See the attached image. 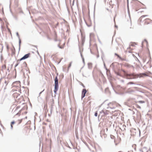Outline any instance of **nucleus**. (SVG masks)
Segmentation results:
<instances>
[{"instance_id": "obj_1", "label": "nucleus", "mask_w": 152, "mask_h": 152, "mask_svg": "<svg viewBox=\"0 0 152 152\" xmlns=\"http://www.w3.org/2000/svg\"><path fill=\"white\" fill-rule=\"evenodd\" d=\"M122 71L124 72V75L126 77V78L127 79H135L137 78L139 76L138 75H135L134 73L128 74L124 70H122Z\"/></svg>"}, {"instance_id": "obj_2", "label": "nucleus", "mask_w": 152, "mask_h": 152, "mask_svg": "<svg viewBox=\"0 0 152 152\" xmlns=\"http://www.w3.org/2000/svg\"><path fill=\"white\" fill-rule=\"evenodd\" d=\"M58 88V81L57 76H56L55 79V87L54 92L55 94L56 93Z\"/></svg>"}, {"instance_id": "obj_3", "label": "nucleus", "mask_w": 152, "mask_h": 152, "mask_svg": "<svg viewBox=\"0 0 152 152\" xmlns=\"http://www.w3.org/2000/svg\"><path fill=\"white\" fill-rule=\"evenodd\" d=\"M12 85L13 86L16 87L17 89L19 88L20 86V82L19 81L14 82Z\"/></svg>"}, {"instance_id": "obj_4", "label": "nucleus", "mask_w": 152, "mask_h": 152, "mask_svg": "<svg viewBox=\"0 0 152 152\" xmlns=\"http://www.w3.org/2000/svg\"><path fill=\"white\" fill-rule=\"evenodd\" d=\"M109 111L107 110H102L100 112V113L102 114V116H104L108 114Z\"/></svg>"}, {"instance_id": "obj_5", "label": "nucleus", "mask_w": 152, "mask_h": 152, "mask_svg": "<svg viewBox=\"0 0 152 152\" xmlns=\"http://www.w3.org/2000/svg\"><path fill=\"white\" fill-rule=\"evenodd\" d=\"M30 55V53H28L27 54H26L24 56H23L20 59V61H21L22 60L26 59L28 58L29 56Z\"/></svg>"}, {"instance_id": "obj_6", "label": "nucleus", "mask_w": 152, "mask_h": 152, "mask_svg": "<svg viewBox=\"0 0 152 152\" xmlns=\"http://www.w3.org/2000/svg\"><path fill=\"white\" fill-rule=\"evenodd\" d=\"M87 91L86 89L84 88L83 89L82 91V96H81V98L82 99H83V98L85 96L86 93Z\"/></svg>"}, {"instance_id": "obj_7", "label": "nucleus", "mask_w": 152, "mask_h": 152, "mask_svg": "<svg viewBox=\"0 0 152 152\" xmlns=\"http://www.w3.org/2000/svg\"><path fill=\"white\" fill-rule=\"evenodd\" d=\"M145 43L146 46L147 47L148 43L147 41L145 39H144L143 41L142 42V47L144 45Z\"/></svg>"}, {"instance_id": "obj_8", "label": "nucleus", "mask_w": 152, "mask_h": 152, "mask_svg": "<svg viewBox=\"0 0 152 152\" xmlns=\"http://www.w3.org/2000/svg\"><path fill=\"white\" fill-rule=\"evenodd\" d=\"M134 92V91L132 89H129L127 91L126 93H129V94H132Z\"/></svg>"}, {"instance_id": "obj_9", "label": "nucleus", "mask_w": 152, "mask_h": 152, "mask_svg": "<svg viewBox=\"0 0 152 152\" xmlns=\"http://www.w3.org/2000/svg\"><path fill=\"white\" fill-rule=\"evenodd\" d=\"M140 152H147V148L146 147H144L142 149H140Z\"/></svg>"}, {"instance_id": "obj_10", "label": "nucleus", "mask_w": 152, "mask_h": 152, "mask_svg": "<svg viewBox=\"0 0 152 152\" xmlns=\"http://www.w3.org/2000/svg\"><path fill=\"white\" fill-rule=\"evenodd\" d=\"M16 35H17V36L18 37V39H19V50L20 49V44H21V40L20 38V37H19V35L18 33V32L16 33Z\"/></svg>"}, {"instance_id": "obj_11", "label": "nucleus", "mask_w": 152, "mask_h": 152, "mask_svg": "<svg viewBox=\"0 0 152 152\" xmlns=\"http://www.w3.org/2000/svg\"><path fill=\"white\" fill-rule=\"evenodd\" d=\"M135 75H138L139 76L137 77V78L139 77H142L143 76H148L145 73H141V74H135Z\"/></svg>"}, {"instance_id": "obj_12", "label": "nucleus", "mask_w": 152, "mask_h": 152, "mask_svg": "<svg viewBox=\"0 0 152 152\" xmlns=\"http://www.w3.org/2000/svg\"><path fill=\"white\" fill-rule=\"evenodd\" d=\"M8 83V82L7 81L5 80L4 82V84H3V87L4 88V89H5L6 88V86L7 85V84Z\"/></svg>"}, {"instance_id": "obj_13", "label": "nucleus", "mask_w": 152, "mask_h": 152, "mask_svg": "<svg viewBox=\"0 0 152 152\" xmlns=\"http://www.w3.org/2000/svg\"><path fill=\"white\" fill-rule=\"evenodd\" d=\"M137 103L142 104L145 103V102L144 101H139L137 102Z\"/></svg>"}, {"instance_id": "obj_14", "label": "nucleus", "mask_w": 152, "mask_h": 152, "mask_svg": "<svg viewBox=\"0 0 152 152\" xmlns=\"http://www.w3.org/2000/svg\"><path fill=\"white\" fill-rule=\"evenodd\" d=\"M23 67H26L27 66V64L26 62H24L23 64Z\"/></svg>"}, {"instance_id": "obj_15", "label": "nucleus", "mask_w": 152, "mask_h": 152, "mask_svg": "<svg viewBox=\"0 0 152 152\" xmlns=\"http://www.w3.org/2000/svg\"><path fill=\"white\" fill-rule=\"evenodd\" d=\"M135 84V83H134V82H129L127 83V85H129V84Z\"/></svg>"}, {"instance_id": "obj_16", "label": "nucleus", "mask_w": 152, "mask_h": 152, "mask_svg": "<svg viewBox=\"0 0 152 152\" xmlns=\"http://www.w3.org/2000/svg\"><path fill=\"white\" fill-rule=\"evenodd\" d=\"M115 74H116L117 75H118V76H121V75H120V74L118 72H117L115 71Z\"/></svg>"}, {"instance_id": "obj_17", "label": "nucleus", "mask_w": 152, "mask_h": 152, "mask_svg": "<svg viewBox=\"0 0 152 152\" xmlns=\"http://www.w3.org/2000/svg\"><path fill=\"white\" fill-rule=\"evenodd\" d=\"M148 16V15H142L140 17V18L141 19H142L143 18H144L145 17Z\"/></svg>"}, {"instance_id": "obj_18", "label": "nucleus", "mask_w": 152, "mask_h": 152, "mask_svg": "<svg viewBox=\"0 0 152 152\" xmlns=\"http://www.w3.org/2000/svg\"><path fill=\"white\" fill-rule=\"evenodd\" d=\"M97 115H98V113H97V111H96L95 113V114H94V116H95V117H97Z\"/></svg>"}, {"instance_id": "obj_19", "label": "nucleus", "mask_w": 152, "mask_h": 152, "mask_svg": "<svg viewBox=\"0 0 152 152\" xmlns=\"http://www.w3.org/2000/svg\"><path fill=\"white\" fill-rule=\"evenodd\" d=\"M2 68H3V69H6V66L5 65H3V66H2Z\"/></svg>"}, {"instance_id": "obj_20", "label": "nucleus", "mask_w": 152, "mask_h": 152, "mask_svg": "<svg viewBox=\"0 0 152 152\" xmlns=\"http://www.w3.org/2000/svg\"><path fill=\"white\" fill-rule=\"evenodd\" d=\"M58 46L59 48H61V49H62L63 48L61 46H60L59 45H58Z\"/></svg>"}, {"instance_id": "obj_21", "label": "nucleus", "mask_w": 152, "mask_h": 152, "mask_svg": "<svg viewBox=\"0 0 152 152\" xmlns=\"http://www.w3.org/2000/svg\"><path fill=\"white\" fill-rule=\"evenodd\" d=\"M15 121H13L12 122H11V124H14L15 123Z\"/></svg>"}, {"instance_id": "obj_22", "label": "nucleus", "mask_w": 152, "mask_h": 152, "mask_svg": "<svg viewBox=\"0 0 152 152\" xmlns=\"http://www.w3.org/2000/svg\"><path fill=\"white\" fill-rule=\"evenodd\" d=\"M117 56H118V57L120 59H121V58L119 55H117Z\"/></svg>"}, {"instance_id": "obj_23", "label": "nucleus", "mask_w": 152, "mask_h": 152, "mask_svg": "<svg viewBox=\"0 0 152 152\" xmlns=\"http://www.w3.org/2000/svg\"><path fill=\"white\" fill-rule=\"evenodd\" d=\"M19 124H20L22 121V119L19 120Z\"/></svg>"}, {"instance_id": "obj_24", "label": "nucleus", "mask_w": 152, "mask_h": 152, "mask_svg": "<svg viewBox=\"0 0 152 152\" xmlns=\"http://www.w3.org/2000/svg\"><path fill=\"white\" fill-rule=\"evenodd\" d=\"M19 64V63H18L15 66V67H16V66H17Z\"/></svg>"}, {"instance_id": "obj_25", "label": "nucleus", "mask_w": 152, "mask_h": 152, "mask_svg": "<svg viewBox=\"0 0 152 152\" xmlns=\"http://www.w3.org/2000/svg\"><path fill=\"white\" fill-rule=\"evenodd\" d=\"M44 90H43L41 92L39 93V96L44 91Z\"/></svg>"}, {"instance_id": "obj_26", "label": "nucleus", "mask_w": 152, "mask_h": 152, "mask_svg": "<svg viewBox=\"0 0 152 152\" xmlns=\"http://www.w3.org/2000/svg\"><path fill=\"white\" fill-rule=\"evenodd\" d=\"M127 67H129L130 65L129 64H127L126 65Z\"/></svg>"}, {"instance_id": "obj_27", "label": "nucleus", "mask_w": 152, "mask_h": 152, "mask_svg": "<svg viewBox=\"0 0 152 152\" xmlns=\"http://www.w3.org/2000/svg\"><path fill=\"white\" fill-rule=\"evenodd\" d=\"M120 59L121 60H123V61H124V60H125L124 59V58H122L121 59Z\"/></svg>"}, {"instance_id": "obj_28", "label": "nucleus", "mask_w": 152, "mask_h": 152, "mask_svg": "<svg viewBox=\"0 0 152 152\" xmlns=\"http://www.w3.org/2000/svg\"><path fill=\"white\" fill-rule=\"evenodd\" d=\"M82 59H83V62L84 63V58H82Z\"/></svg>"}, {"instance_id": "obj_29", "label": "nucleus", "mask_w": 152, "mask_h": 152, "mask_svg": "<svg viewBox=\"0 0 152 152\" xmlns=\"http://www.w3.org/2000/svg\"><path fill=\"white\" fill-rule=\"evenodd\" d=\"M137 107L138 108H140V109H141V107L140 106H139L138 105Z\"/></svg>"}, {"instance_id": "obj_30", "label": "nucleus", "mask_w": 152, "mask_h": 152, "mask_svg": "<svg viewBox=\"0 0 152 152\" xmlns=\"http://www.w3.org/2000/svg\"><path fill=\"white\" fill-rule=\"evenodd\" d=\"M11 128L12 129V128H13V126H12V124H11Z\"/></svg>"}, {"instance_id": "obj_31", "label": "nucleus", "mask_w": 152, "mask_h": 152, "mask_svg": "<svg viewBox=\"0 0 152 152\" xmlns=\"http://www.w3.org/2000/svg\"><path fill=\"white\" fill-rule=\"evenodd\" d=\"M71 66V64L70 63V64L69 66H68V68H69Z\"/></svg>"}, {"instance_id": "obj_32", "label": "nucleus", "mask_w": 152, "mask_h": 152, "mask_svg": "<svg viewBox=\"0 0 152 152\" xmlns=\"http://www.w3.org/2000/svg\"><path fill=\"white\" fill-rule=\"evenodd\" d=\"M16 115H19H19H20V114H19L18 113H17V114H16Z\"/></svg>"}, {"instance_id": "obj_33", "label": "nucleus", "mask_w": 152, "mask_h": 152, "mask_svg": "<svg viewBox=\"0 0 152 152\" xmlns=\"http://www.w3.org/2000/svg\"><path fill=\"white\" fill-rule=\"evenodd\" d=\"M121 82H123H123H124V80H121Z\"/></svg>"}, {"instance_id": "obj_34", "label": "nucleus", "mask_w": 152, "mask_h": 152, "mask_svg": "<svg viewBox=\"0 0 152 152\" xmlns=\"http://www.w3.org/2000/svg\"><path fill=\"white\" fill-rule=\"evenodd\" d=\"M147 64H150V63H149V61L147 63Z\"/></svg>"}, {"instance_id": "obj_35", "label": "nucleus", "mask_w": 152, "mask_h": 152, "mask_svg": "<svg viewBox=\"0 0 152 152\" xmlns=\"http://www.w3.org/2000/svg\"><path fill=\"white\" fill-rule=\"evenodd\" d=\"M82 86H83V88H85V86H84L83 84H82Z\"/></svg>"}, {"instance_id": "obj_36", "label": "nucleus", "mask_w": 152, "mask_h": 152, "mask_svg": "<svg viewBox=\"0 0 152 152\" xmlns=\"http://www.w3.org/2000/svg\"><path fill=\"white\" fill-rule=\"evenodd\" d=\"M127 2H128V5H127V7L128 8V0H127Z\"/></svg>"}, {"instance_id": "obj_37", "label": "nucleus", "mask_w": 152, "mask_h": 152, "mask_svg": "<svg viewBox=\"0 0 152 152\" xmlns=\"http://www.w3.org/2000/svg\"><path fill=\"white\" fill-rule=\"evenodd\" d=\"M111 104V103H109L108 104V105L109 106V105Z\"/></svg>"}, {"instance_id": "obj_38", "label": "nucleus", "mask_w": 152, "mask_h": 152, "mask_svg": "<svg viewBox=\"0 0 152 152\" xmlns=\"http://www.w3.org/2000/svg\"><path fill=\"white\" fill-rule=\"evenodd\" d=\"M99 57V55H97V58H98V57Z\"/></svg>"}, {"instance_id": "obj_39", "label": "nucleus", "mask_w": 152, "mask_h": 152, "mask_svg": "<svg viewBox=\"0 0 152 152\" xmlns=\"http://www.w3.org/2000/svg\"><path fill=\"white\" fill-rule=\"evenodd\" d=\"M115 27L116 28H118V26H117L115 25Z\"/></svg>"}, {"instance_id": "obj_40", "label": "nucleus", "mask_w": 152, "mask_h": 152, "mask_svg": "<svg viewBox=\"0 0 152 152\" xmlns=\"http://www.w3.org/2000/svg\"><path fill=\"white\" fill-rule=\"evenodd\" d=\"M115 55H116V56H117V55H118V54H117V53H115Z\"/></svg>"}, {"instance_id": "obj_41", "label": "nucleus", "mask_w": 152, "mask_h": 152, "mask_svg": "<svg viewBox=\"0 0 152 152\" xmlns=\"http://www.w3.org/2000/svg\"><path fill=\"white\" fill-rule=\"evenodd\" d=\"M7 71H9H9H10L9 70V68H8V69H7Z\"/></svg>"}, {"instance_id": "obj_42", "label": "nucleus", "mask_w": 152, "mask_h": 152, "mask_svg": "<svg viewBox=\"0 0 152 152\" xmlns=\"http://www.w3.org/2000/svg\"><path fill=\"white\" fill-rule=\"evenodd\" d=\"M131 45L132 46H134V44H132Z\"/></svg>"}, {"instance_id": "obj_43", "label": "nucleus", "mask_w": 152, "mask_h": 152, "mask_svg": "<svg viewBox=\"0 0 152 152\" xmlns=\"http://www.w3.org/2000/svg\"><path fill=\"white\" fill-rule=\"evenodd\" d=\"M145 20H149V18H147L146 19H145Z\"/></svg>"}, {"instance_id": "obj_44", "label": "nucleus", "mask_w": 152, "mask_h": 152, "mask_svg": "<svg viewBox=\"0 0 152 152\" xmlns=\"http://www.w3.org/2000/svg\"><path fill=\"white\" fill-rule=\"evenodd\" d=\"M137 88V87H134V88Z\"/></svg>"}, {"instance_id": "obj_45", "label": "nucleus", "mask_w": 152, "mask_h": 152, "mask_svg": "<svg viewBox=\"0 0 152 152\" xmlns=\"http://www.w3.org/2000/svg\"><path fill=\"white\" fill-rule=\"evenodd\" d=\"M104 67H105V64H104Z\"/></svg>"}, {"instance_id": "obj_46", "label": "nucleus", "mask_w": 152, "mask_h": 152, "mask_svg": "<svg viewBox=\"0 0 152 152\" xmlns=\"http://www.w3.org/2000/svg\"><path fill=\"white\" fill-rule=\"evenodd\" d=\"M27 118V117H25V118Z\"/></svg>"}, {"instance_id": "obj_47", "label": "nucleus", "mask_w": 152, "mask_h": 152, "mask_svg": "<svg viewBox=\"0 0 152 152\" xmlns=\"http://www.w3.org/2000/svg\"><path fill=\"white\" fill-rule=\"evenodd\" d=\"M18 107H16V109H17V108H18Z\"/></svg>"}, {"instance_id": "obj_48", "label": "nucleus", "mask_w": 152, "mask_h": 152, "mask_svg": "<svg viewBox=\"0 0 152 152\" xmlns=\"http://www.w3.org/2000/svg\"><path fill=\"white\" fill-rule=\"evenodd\" d=\"M152 66H151V65H150V68H151Z\"/></svg>"}, {"instance_id": "obj_49", "label": "nucleus", "mask_w": 152, "mask_h": 152, "mask_svg": "<svg viewBox=\"0 0 152 152\" xmlns=\"http://www.w3.org/2000/svg\"><path fill=\"white\" fill-rule=\"evenodd\" d=\"M83 67H82L81 68V69H83Z\"/></svg>"}, {"instance_id": "obj_50", "label": "nucleus", "mask_w": 152, "mask_h": 152, "mask_svg": "<svg viewBox=\"0 0 152 152\" xmlns=\"http://www.w3.org/2000/svg\"><path fill=\"white\" fill-rule=\"evenodd\" d=\"M89 64H89V63H88V65H89Z\"/></svg>"}, {"instance_id": "obj_51", "label": "nucleus", "mask_w": 152, "mask_h": 152, "mask_svg": "<svg viewBox=\"0 0 152 152\" xmlns=\"http://www.w3.org/2000/svg\"><path fill=\"white\" fill-rule=\"evenodd\" d=\"M99 115H98V117H99Z\"/></svg>"}, {"instance_id": "obj_52", "label": "nucleus", "mask_w": 152, "mask_h": 152, "mask_svg": "<svg viewBox=\"0 0 152 152\" xmlns=\"http://www.w3.org/2000/svg\"><path fill=\"white\" fill-rule=\"evenodd\" d=\"M81 56L82 57V54H81Z\"/></svg>"}, {"instance_id": "obj_53", "label": "nucleus", "mask_w": 152, "mask_h": 152, "mask_svg": "<svg viewBox=\"0 0 152 152\" xmlns=\"http://www.w3.org/2000/svg\"><path fill=\"white\" fill-rule=\"evenodd\" d=\"M15 70L16 71V70L15 69Z\"/></svg>"}]
</instances>
